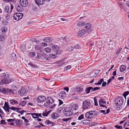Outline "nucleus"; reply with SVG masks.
I'll return each mask as SVG.
<instances>
[{"label":"nucleus","instance_id":"nucleus-1","mask_svg":"<svg viewBox=\"0 0 129 129\" xmlns=\"http://www.w3.org/2000/svg\"><path fill=\"white\" fill-rule=\"evenodd\" d=\"M46 102L44 104V106L46 107H49L50 108H53L56 105V104H54L51 106L53 102V100L51 97H48L46 99Z\"/></svg>","mask_w":129,"mask_h":129},{"label":"nucleus","instance_id":"nucleus-2","mask_svg":"<svg viewBox=\"0 0 129 129\" xmlns=\"http://www.w3.org/2000/svg\"><path fill=\"white\" fill-rule=\"evenodd\" d=\"M64 115L66 116H70L73 113V110L69 107L66 108L63 110Z\"/></svg>","mask_w":129,"mask_h":129},{"label":"nucleus","instance_id":"nucleus-3","mask_svg":"<svg viewBox=\"0 0 129 129\" xmlns=\"http://www.w3.org/2000/svg\"><path fill=\"white\" fill-rule=\"evenodd\" d=\"M123 97L118 96L117 98L115 100V103L116 106H120L123 103Z\"/></svg>","mask_w":129,"mask_h":129},{"label":"nucleus","instance_id":"nucleus-4","mask_svg":"<svg viewBox=\"0 0 129 129\" xmlns=\"http://www.w3.org/2000/svg\"><path fill=\"white\" fill-rule=\"evenodd\" d=\"M29 88L27 87L22 88L18 91L19 94L21 96H23L27 94L29 91Z\"/></svg>","mask_w":129,"mask_h":129},{"label":"nucleus","instance_id":"nucleus-5","mask_svg":"<svg viewBox=\"0 0 129 129\" xmlns=\"http://www.w3.org/2000/svg\"><path fill=\"white\" fill-rule=\"evenodd\" d=\"M23 16V14L20 13H16L13 15V17L16 20L18 21L21 19Z\"/></svg>","mask_w":129,"mask_h":129},{"label":"nucleus","instance_id":"nucleus-6","mask_svg":"<svg viewBox=\"0 0 129 129\" xmlns=\"http://www.w3.org/2000/svg\"><path fill=\"white\" fill-rule=\"evenodd\" d=\"M90 102L89 100H86L83 102L82 107L84 109L87 108L88 107L90 106Z\"/></svg>","mask_w":129,"mask_h":129},{"label":"nucleus","instance_id":"nucleus-7","mask_svg":"<svg viewBox=\"0 0 129 129\" xmlns=\"http://www.w3.org/2000/svg\"><path fill=\"white\" fill-rule=\"evenodd\" d=\"M94 111H92L87 112L85 114V117L87 119L93 118Z\"/></svg>","mask_w":129,"mask_h":129},{"label":"nucleus","instance_id":"nucleus-8","mask_svg":"<svg viewBox=\"0 0 129 129\" xmlns=\"http://www.w3.org/2000/svg\"><path fill=\"white\" fill-rule=\"evenodd\" d=\"M91 25L90 23H87L86 24L85 28L87 33L88 34L91 31Z\"/></svg>","mask_w":129,"mask_h":129},{"label":"nucleus","instance_id":"nucleus-9","mask_svg":"<svg viewBox=\"0 0 129 129\" xmlns=\"http://www.w3.org/2000/svg\"><path fill=\"white\" fill-rule=\"evenodd\" d=\"M46 100L45 97L44 96H40L37 98V101L38 103H41L44 102Z\"/></svg>","mask_w":129,"mask_h":129},{"label":"nucleus","instance_id":"nucleus-10","mask_svg":"<svg viewBox=\"0 0 129 129\" xmlns=\"http://www.w3.org/2000/svg\"><path fill=\"white\" fill-rule=\"evenodd\" d=\"M20 3L22 7H26L28 4L27 0H20Z\"/></svg>","mask_w":129,"mask_h":129},{"label":"nucleus","instance_id":"nucleus-11","mask_svg":"<svg viewBox=\"0 0 129 129\" xmlns=\"http://www.w3.org/2000/svg\"><path fill=\"white\" fill-rule=\"evenodd\" d=\"M11 82V80L10 79H3L0 82V85H3V84H6L9 83Z\"/></svg>","mask_w":129,"mask_h":129},{"label":"nucleus","instance_id":"nucleus-12","mask_svg":"<svg viewBox=\"0 0 129 129\" xmlns=\"http://www.w3.org/2000/svg\"><path fill=\"white\" fill-rule=\"evenodd\" d=\"M86 33L85 30L84 29H82L79 31L77 34V36L79 37H81L82 36L84 35Z\"/></svg>","mask_w":129,"mask_h":129},{"label":"nucleus","instance_id":"nucleus-13","mask_svg":"<svg viewBox=\"0 0 129 129\" xmlns=\"http://www.w3.org/2000/svg\"><path fill=\"white\" fill-rule=\"evenodd\" d=\"M45 2V0H35V2L38 5H42Z\"/></svg>","mask_w":129,"mask_h":129},{"label":"nucleus","instance_id":"nucleus-14","mask_svg":"<svg viewBox=\"0 0 129 129\" xmlns=\"http://www.w3.org/2000/svg\"><path fill=\"white\" fill-rule=\"evenodd\" d=\"M52 39L51 37H47L43 39V41L45 42H48L52 41Z\"/></svg>","mask_w":129,"mask_h":129},{"label":"nucleus","instance_id":"nucleus-15","mask_svg":"<svg viewBox=\"0 0 129 129\" xmlns=\"http://www.w3.org/2000/svg\"><path fill=\"white\" fill-rule=\"evenodd\" d=\"M52 49L53 50L55 51H56L57 50H58L60 49L59 47L56 45H53L52 47Z\"/></svg>","mask_w":129,"mask_h":129},{"label":"nucleus","instance_id":"nucleus-16","mask_svg":"<svg viewBox=\"0 0 129 129\" xmlns=\"http://www.w3.org/2000/svg\"><path fill=\"white\" fill-rule=\"evenodd\" d=\"M22 121H20V120L18 119L15 120V121L14 122V123L17 125H21L22 124Z\"/></svg>","mask_w":129,"mask_h":129},{"label":"nucleus","instance_id":"nucleus-17","mask_svg":"<svg viewBox=\"0 0 129 129\" xmlns=\"http://www.w3.org/2000/svg\"><path fill=\"white\" fill-rule=\"evenodd\" d=\"M42 56L43 57V58L46 60H50V58H49L48 55H46L45 53H44L42 55Z\"/></svg>","mask_w":129,"mask_h":129},{"label":"nucleus","instance_id":"nucleus-18","mask_svg":"<svg viewBox=\"0 0 129 129\" xmlns=\"http://www.w3.org/2000/svg\"><path fill=\"white\" fill-rule=\"evenodd\" d=\"M66 93L64 91L60 92L59 94L60 97L62 99H64L65 97Z\"/></svg>","mask_w":129,"mask_h":129},{"label":"nucleus","instance_id":"nucleus-19","mask_svg":"<svg viewBox=\"0 0 129 129\" xmlns=\"http://www.w3.org/2000/svg\"><path fill=\"white\" fill-rule=\"evenodd\" d=\"M72 108L75 110H76L78 108V105L73 103L71 104Z\"/></svg>","mask_w":129,"mask_h":129},{"label":"nucleus","instance_id":"nucleus-20","mask_svg":"<svg viewBox=\"0 0 129 129\" xmlns=\"http://www.w3.org/2000/svg\"><path fill=\"white\" fill-rule=\"evenodd\" d=\"M83 90L82 88L80 87H77L75 89V90L76 91L79 93H81Z\"/></svg>","mask_w":129,"mask_h":129},{"label":"nucleus","instance_id":"nucleus-21","mask_svg":"<svg viewBox=\"0 0 129 129\" xmlns=\"http://www.w3.org/2000/svg\"><path fill=\"white\" fill-rule=\"evenodd\" d=\"M6 39V37L4 34L1 35L0 36V41H4Z\"/></svg>","mask_w":129,"mask_h":129},{"label":"nucleus","instance_id":"nucleus-22","mask_svg":"<svg viewBox=\"0 0 129 129\" xmlns=\"http://www.w3.org/2000/svg\"><path fill=\"white\" fill-rule=\"evenodd\" d=\"M58 114L55 113H53L51 115L52 118L53 119L57 118L58 117Z\"/></svg>","mask_w":129,"mask_h":129},{"label":"nucleus","instance_id":"nucleus-23","mask_svg":"<svg viewBox=\"0 0 129 129\" xmlns=\"http://www.w3.org/2000/svg\"><path fill=\"white\" fill-rule=\"evenodd\" d=\"M11 58L13 60H15L17 59L16 54L14 53H13L10 55Z\"/></svg>","mask_w":129,"mask_h":129},{"label":"nucleus","instance_id":"nucleus-24","mask_svg":"<svg viewBox=\"0 0 129 129\" xmlns=\"http://www.w3.org/2000/svg\"><path fill=\"white\" fill-rule=\"evenodd\" d=\"M2 76L4 78V79H10L9 75L6 73H3Z\"/></svg>","mask_w":129,"mask_h":129},{"label":"nucleus","instance_id":"nucleus-25","mask_svg":"<svg viewBox=\"0 0 129 129\" xmlns=\"http://www.w3.org/2000/svg\"><path fill=\"white\" fill-rule=\"evenodd\" d=\"M20 50L23 52L25 51V46L24 45H21L20 47Z\"/></svg>","mask_w":129,"mask_h":129},{"label":"nucleus","instance_id":"nucleus-26","mask_svg":"<svg viewBox=\"0 0 129 129\" xmlns=\"http://www.w3.org/2000/svg\"><path fill=\"white\" fill-rule=\"evenodd\" d=\"M126 69V67L124 65H122L120 66V71L121 72H123Z\"/></svg>","mask_w":129,"mask_h":129},{"label":"nucleus","instance_id":"nucleus-27","mask_svg":"<svg viewBox=\"0 0 129 129\" xmlns=\"http://www.w3.org/2000/svg\"><path fill=\"white\" fill-rule=\"evenodd\" d=\"M85 24V22L80 21L77 23V25L78 26L81 27L84 25Z\"/></svg>","mask_w":129,"mask_h":129},{"label":"nucleus","instance_id":"nucleus-28","mask_svg":"<svg viewBox=\"0 0 129 129\" xmlns=\"http://www.w3.org/2000/svg\"><path fill=\"white\" fill-rule=\"evenodd\" d=\"M10 104L12 105H14L15 104H18V102L14 99L11 100H10Z\"/></svg>","mask_w":129,"mask_h":129},{"label":"nucleus","instance_id":"nucleus-29","mask_svg":"<svg viewBox=\"0 0 129 129\" xmlns=\"http://www.w3.org/2000/svg\"><path fill=\"white\" fill-rule=\"evenodd\" d=\"M18 12H21L23 10V8H22L19 5H17L16 8Z\"/></svg>","mask_w":129,"mask_h":129},{"label":"nucleus","instance_id":"nucleus-30","mask_svg":"<svg viewBox=\"0 0 129 129\" xmlns=\"http://www.w3.org/2000/svg\"><path fill=\"white\" fill-rule=\"evenodd\" d=\"M49 58H50V59L51 58H55L56 57V55L55 54H49Z\"/></svg>","mask_w":129,"mask_h":129},{"label":"nucleus","instance_id":"nucleus-31","mask_svg":"<svg viewBox=\"0 0 129 129\" xmlns=\"http://www.w3.org/2000/svg\"><path fill=\"white\" fill-rule=\"evenodd\" d=\"M35 53L34 52H30L28 53L29 56L30 57H33L35 56Z\"/></svg>","mask_w":129,"mask_h":129},{"label":"nucleus","instance_id":"nucleus-32","mask_svg":"<svg viewBox=\"0 0 129 129\" xmlns=\"http://www.w3.org/2000/svg\"><path fill=\"white\" fill-rule=\"evenodd\" d=\"M34 48L36 50H40L41 49V47L39 45H35L34 46Z\"/></svg>","mask_w":129,"mask_h":129},{"label":"nucleus","instance_id":"nucleus-33","mask_svg":"<svg viewBox=\"0 0 129 129\" xmlns=\"http://www.w3.org/2000/svg\"><path fill=\"white\" fill-rule=\"evenodd\" d=\"M9 8H9V6H6L5 8L4 11L6 12H7V13L8 12V13H9Z\"/></svg>","mask_w":129,"mask_h":129},{"label":"nucleus","instance_id":"nucleus-34","mask_svg":"<svg viewBox=\"0 0 129 129\" xmlns=\"http://www.w3.org/2000/svg\"><path fill=\"white\" fill-rule=\"evenodd\" d=\"M44 50L45 52L47 53H50L51 52V49L49 47L46 48H45Z\"/></svg>","mask_w":129,"mask_h":129},{"label":"nucleus","instance_id":"nucleus-35","mask_svg":"<svg viewBox=\"0 0 129 129\" xmlns=\"http://www.w3.org/2000/svg\"><path fill=\"white\" fill-rule=\"evenodd\" d=\"M120 8L121 9L125 11L126 10V8L125 5L123 4H121Z\"/></svg>","mask_w":129,"mask_h":129},{"label":"nucleus","instance_id":"nucleus-36","mask_svg":"<svg viewBox=\"0 0 129 129\" xmlns=\"http://www.w3.org/2000/svg\"><path fill=\"white\" fill-rule=\"evenodd\" d=\"M100 72V71L99 70H96L95 71L94 73L95 75H93V77H95L97 76L99 73Z\"/></svg>","mask_w":129,"mask_h":129},{"label":"nucleus","instance_id":"nucleus-37","mask_svg":"<svg viewBox=\"0 0 129 129\" xmlns=\"http://www.w3.org/2000/svg\"><path fill=\"white\" fill-rule=\"evenodd\" d=\"M32 115H34V116H36V117H38V116L41 117H42V116H41V113L37 114L35 113H33Z\"/></svg>","mask_w":129,"mask_h":129},{"label":"nucleus","instance_id":"nucleus-38","mask_svg":"<svg viewBox=\"0 0 129 129\" xmlns=\"http://www.w3.org/2000/svg\"><path fill=\"white\" fill-rule=\"evenodd\" d=\"M90 87L86 88L85 89V91L86 92V93L88 94L90 92Z\"/></svg>","mask_w":129,"mask_h":129},{"label":"nucleus","instance_id":"nucleus-39","mask_svg":"<svg viewBox=\"0 0 129 129\" xmlns=\"http://www.w3.org/2000/svg\"><path fill=\"white\" fill-rule=\"evenodd\" d=\"M56 54L59 55L61 54L62 52V51L61 50H57L56 51Z\"/></svg>","mask_w":129,"mask_h":129},{"label":"nucleus","instance_id":"nucleus-40","mask_svg":"<svg viewBox=\"0 0 129 129\" xmlns=\"http://www.w3.org/2000/svg\"><path fill=\"white\" fill-rule=\"evenodd\" d=\"M74 49V47L72 46H70L68 48V49L69 52L72 51Z\"/></svg>","mask_w":129,"mask_h":129},{"label":"nucleus","instance_id":"nucleus-41","mask_svg":"<svg viewBox=\"0 0 129 129\" xmlns=\"http://www.w3.org/2000/svg\"><path fill=\"white\" fill-rule=\"evenodd\" d=\"M71 118H72L71 117L66 118H63L62 119V120L63 121H66V122H67L68 121L71 119Z\"/></svg>","mask_w":129,"mask_h":129},{"label":"nucleus","instance_id":"nucleus-42","mask_svg":"<svg viewBox=\"0 0 129 129\" xmlns=\"http://www.w3.org/2000/svg\"><path fill=\"white\" fill-rule=\"evenodd\" d=\"M74 48L75 49H81V47L79 45L77 44L75 46H74Z\"/></svg>","mask_w":129,"mask_h":129},{"label":"nucleus","instance_id":"nucleus-43","mask_svg":"<svg viewBox=\"0 0 129 129\" xmlns=\"http://www.w3.org/2000/svg\"><path fill=\"white\" fill-rule=\"evenodd\" d=\"M2 32L3 33H5L7 31L6 28L5 27H4L2 28Z\"/></svg>","mask_w":129,"mask_h":129},{"label":"nucleus","instance_id":"nucleus-44","mask_svg":"<svg viewBox=\"0 0 129 129\" xmlns=\"http://www.w3.org/2000/svg\"><path fill=\"white\" fill-rule=\"evenodd\" d=\"M122 48H119V49L116 52V55L118 56L119 53L121 52V51L122 50Z\"/></svg>","mask_w":129,"mask_h":129},{"label":"nucleus","instance_id":"nucleus-45","mask_svg":"<svg viewBox=\"0 0 129 129\" xmlns=\"http://www.w3.org/2000/svg\"><path fill=\"white\" fill-rule=\"evenodd\" d=\"M10 109L13 110L14 111H15L16 110H18V109H21L19 108L14 107H11Z\"/></svg>","mask_w":129,"mask_h":129},{"label":"nucleus","instance_id":"nucleus-46","mask_svg":"<svg viewBox=\"0 0 129 129\" xmlns=\"http://www.w3.org/2000/svg\"><path fill=\"white\" fill-rule=\"evenodd\" d=\"M51 122L48 120H46L45 122V124L47 125L51 124Z\"/></svg>","mask_w":129,"mask_h":129},{"label":"nucleus","instance_id":"nucleus-47","mask_svg":"<svg viewBox=\"0 0 129 129\" xmlns=\"http://www.w3.org/2000/svg\"><path fill=\"white\" fill-rule=\"evenodd\" d=\"M5 106H3V108H4V107L5 108H9V105H8L7 103H6V102H5V104H4Z\"/></svg>","mask_w":129,"mask_h":129},{"label":"nucleus","instance_id":"nucleus-48","mask_svg":"<svg viewBox=\"0 0 129 129\" xmlns=\"http://www.w3.org/2000/svg\"><path fill=\"white\" fill-rule=\"evenodd\" d=\"M1 91L3 93L5 94V92H6V91L5 88H2L1 89Z\"/></svg>","mask_w":129,"mask_h":129},{"label":"nucleus","instance_id":"nucleus-49","mask_svg":"<svg viewBox=\"0 0 129 129\" xmlns=\"http://www.w3.org/2000/svg\"><path fill=\"white\" fill-rule=\"evenodd\" d=\"M5 90L6 91V92H5V94H7L10 91H11V89H9V88L5 89Z\"/></svg>","mask_w":129,"mask_h":129},{"label":"nucleus","instance_id":"nucleus-50","mask_svg":"<svg viewBox=\"0 0 129 129\" xmlns=\"http://www.w3.org/2000/svg\"><path fill=\"white\" fill-rule=\"evenodd\" d=\"M22 118L24 120L25 122H29V121L26 119L24 116H22Z\"/></svg>","mask_w":129,"mask_h":129},{"label":"nucleus","instance_id":"nucleus-51","mask_svg":"<svg viewBox=\"0 0 129 129\" xmlns=\"http://www.w3.org/2000/svg\"><path fill=\"white\" fill-rule=\"evenodd\" d=\"M9 108H5L4 107V108H3L4 110L6 111L7 112H9L10 111L9 110V109H10L11 107H9Z\"/></svg>","mask_w":129,"mask_h":129},{"label":"nucleus","instance_id":"nucleus-52","mask_svg":"<svg viewBox=\"0 0 129 129\" xmlns=\"http://www.w3.org/2000/svg\"><path fill=\"white\" fill-rule=\"evenodd\" d=\"M104 79H101L98 81V84H99V85L101 84L102 83Z\"/></svg>","mask_w":129,"mask_h":129},{"label":"nucleus","instance_id":"nucleus-53","mask_svg":"<svg viewBox=\"0 0 129 129\" xmlns=\"http://www.w3.org/2000/svg\"><path fill=\"white\" fill-rule=\"evenodd\" d=\"M1 124L4 125L6 124V123L5 122V120L3 119L1 120Z\"/></svg>","mask_w":129,"mask_h":129},{"label":"nucleus","instance_id":"nucleus-54","mask_svg":"<svg viewBox=\"0 0 129 129\" xmlns=\"http://www.w3.org/2000/svg\"><path fill=\"white\" fill-rule=\"evenodd\" d=\"M115 127L117 128L122 129V127L121 126H118V125H115Z\"/></svg>","mask_w":129,"mask_h":129},{"label":"nucleus","instance_id":"nucleus-55","mask_svg":"<svg viewBox=\"0 0 129 129\" xmlns=\"http://www.w3.org/2000/svg\"><path fill=\"white\" fill-rule=\"evenodd\" d=\"M84 116L82 114L79 116L78 118V119L79 120H81L83 118Z\"/></svg>","mask_w":129,"mask_h":129},{"label":"nucleus","instance_id":"nucleus-56","mask_svg":"<svg viewBox=\"0 0 129 129\" xmlns=\"http://www.w3.org/2000/svg\"><path fill=\"white\" fill-rule=\"evenodd\" d=\"M11 17L10 15H7V16H6V19L7 20H8L11 19Z\"/></svg>","mask_w":129,"mask_h":129},{"label":"nucleus","instance_id":"nucleus-57","mask_svg":"<svg viewBox=\"0 0 129 129\" xmlns=\"http://www.w3.org/2000/svg\"><path fill=\"white\" fill-rule=\"evenodd\" d=\"M14 0H4V1L6 3L13 2Z\"/></svg>","mask_w":129,"mask_h":129},{"label":"nucleus","instance_id":"nucleus-58","mask_svg":"<svg viewBox=\"0 0 129 129\" xmlns=\"http://www.w3.org/2000/svg\"><path fill=\"white\" fill-rule=\"evenodd\" d=\"M3 24L4 25H6L8 23V22L7 21H6V20H4L2 21Z\"/></svg>","mask_w":129,"mask_h":129},{"label":"nucleus","instance_id":"nucleus-59","mask_svg":"<svg viewBox=\"0 0 129 129\" xmlns=\"http://www.w3.org/2000/svg\"><path fill=\"white\" fill-rule=\"evenodd\" d=\"M94 105L95 106H97L98 105V104L97 103V100L95 98H94Z\"/></svg>","mask_w":129,"mask_h":129},{"label":"nucleus","instance_id":"nucleus-60","mask_svg":"<svg viewBox=\"0 0 129 129\" xmlns=\"http://www.w3.org/2000/svg\"><path fill=\"white\" fill-rule=\"evenodd\" d=\"M88 120H84L82 121V123L84 124H86L87 123Z\"/></svg>","mask_w":129,"mask_h":129},{"label":"nucleus","instance_id":"nucleus-61","mask_svg":"<svg viewBox=\"0 0 129 129\" xmlns=\"http://www.w3.org/2000/svg\"><path fill=\"white\" fill-rule=\"evenodd\" d=\"M100 100L101 102H102L103 104H105L106 102V101H104V100L102 99L101 98Z\"/></svg>","mask_w":129,"mask_h":129},{"label":"nucleus","instance_id":"nucleus-62","mask_svg":"<svg viewBox=\"0 0 129 129\" xmlns=\"http://www.w3.org/2000/svg\"><path fill=\"white\" fill-rule=\"evenodd\" d=\"M129 93V91H125L124 92L123 94L124 95H125L127 96V95Z\"/></svg>","mask_w":129,"mask_h":129},{"label":"nucleus","instance_id":"nucleus-63","mask_svg":"<svg viewBox=\"0 0 129 129\" xmlns=\"http://www.w3.org/2000/svg\"><path fill=\"white\" fill-rule=\"evenodd\" d=\"M28 64L29 65L30 67L33 68H35L36 67V65L32 64L29 63Z\"/></svg>","mask_w":129,"mask_h":129},{"label":"nucleus","instance_id":"nucleus-64","mask_svg":"<svg viewBox=\"0 0 129 129\" xmlns=\"http://www.w3.org/2000/svg\"><path fill=\"white\" fill-rule=\"evenodd\" d=\"M71 67L70 66H67L65 68V70H68L71 68Z\"/></svg>","mask_w":129,"mask_h":129}]
</instances>
